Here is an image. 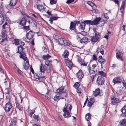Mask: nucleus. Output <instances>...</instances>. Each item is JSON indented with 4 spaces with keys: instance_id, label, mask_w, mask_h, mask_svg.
<instances>
[{
    "instance_id": "1",
    "label": "nucleus",
    "mask_w": 126,
    "mask_h": 126,
    "mask_svg": "<svg viewBox=\"0 0 126 126\" xmlns=\"http://www.w3.org/2000/svg\"><path fill=\"white\" fill-rule=\"evenodd\" d=\"M40 72L35 74L34 76L35 78L39 79L40 81L43 82L45 79V76H43L41 72L44 74L45 72L46 69L42 64L40 66Z\"/></svg>"
},
{
    "instance_id": "2",
    "label": "nucleus",
    "mask_w": 126,
    "mask_h": 126,
    "mask_svg": "<svg viewBox=\"0 0 126 126\" xmlns=\"http://www.w3.org/2000/svg\"><path fill=\"white\" fill-rule=\"evenodd\" d=\"M111 104L112 105H115L117 103H119L121 101L120 100L117 98L114 94H112L111 96Z\"/></svg>"
},
{
    "instance_id": "3",
    "label": "nucleus",
    "mask_w": 126,
    "mask_h": 126,
    "mask_svg": "<svg viewBox=\"0 0 126 126\" xmlns=\"http://www.w3.org/2000/svg\"><path fill=\"white\" fill-rule=\"evenodd\" d=\"M59 44L64 46H69L70 44L64 39L60 38L58 39Z\"/></svg>"
},
{
    "instance_id": "4",
    "label": "nucleus",
    "mask_w": 126,
    "mask_h": 126,
    "mask_svg": "<svg viewBox=\"0 0 126 126\" xmlns=\"http://www.w3.org/2000/svg\"><path fill=\"white\" fill-rule=\"evenodd\" d=\"M105 80L103 77L101 76H98L96 80L97 83L98 85H101L104 84Z\"/></svg>"
},
{
    "instance_id": "5",
    "label": "nucleus",
    "mask_w": 126,
    "mask_h": 126,
    "mask_svg": "<svg viewBox=\"0 0 126 126\" xmlns=\"http://www.w3.org/2000/svg\"><path fill=\"white\" fill-rule=\"evenodd\" d=\"M66 65L67 66L70 70L71 69L73 66V64L72 62L70 60L67 59H65Z\"/></svg>"
},
{
    "instance_id": "6",
    "label": "nucleus",
    "mask_w": 126,
    "mask_h": 126,
    "mask_svg": "<svg viewBox=\"0 0 126 126\" xmlns=\"http://www.w3.org/2000/svg\"><path fill=\"white\" fill-rule=\"evenodd\" d=\"M100 38L99 34L95 35L92 36L91 39V40L94 42H96L99 41Z\"/></svg>"
},
{
    "instance_id": "7",
    "label": "nucleus",
    "mask_w": 126,
    "mask_h": 126,
    "mask_svg": "<svg viewBox=\"0 0 126 126\" xmlns=\"http://www.w3.org/2000/svg\"><path fill=\"white\" fill-rule=\"evenodd\" d=\"M12 108V105L10 103H6L4 106V109L7 112L10 111V110Z\"/></svg>"
},
{
    "instance_id": "8",
    "label": "nucleus",
    "mask_w": 126,
    "mask_h": 126,
    "mask_svg": "<svg viewBox=\"0 0 126 126\" xmlns=\"http://www.w3.org/2000/svg\"><path fill=\"white\" fill-rule=\"evenodd\" d=\"M122 81V79L119 77H115L113 80V82L115 84L121 83Z\"/></svg>"
},
{
    "instance_id": "9",
    "label": "nucleus",
    "mask_w": 126,
    "mask_h": 126,
    "mask_svg": "<svg viewBox=\"0 0 126 126\" xmlns=\"http://www.w3.org/2000/svg\"><path fill=\"white\" fill-rule=\"evenodd\" d=\"M34 32H32V31H30L26 34L27 38L29 39H31L33 38L34 35Z\"/></svg>"
},
{
    "instance_id": "10",
    "label": "nucleus",
    "mask_w": 126,
    "mask_h": 126,
    "mask_svg": "<svg viewBox=\"0 0 126 126\" xmlns=\"http://www.w3.org/2000/svg\"><path fill=\"white\" fill-rule=\"evenodd\" d=\"M116 57L118 59L121 60H123V54L120 52L118 51L117 52Z\"/></svg>"
},
{
    "instance_id": "11",
    "label": "nucleus",
    "mask_w": 126,
    "mask_h": 126,
    "mask_svg": "<svg viewBox=\"0 0 126 126\" xmlns=\"http://www.w3.org/2000/svg\"><path fill=\"white\" fill-rule=\"evenodd\" d=\"M69 29L70 30H74L75 32H76V25L75 24V22H74L72 21L71 22Z\"/></svg>"
},
{
    "instance_id": "12",
    "label": "nucleus",
    "mask_w": 126,
    "mask_h": 126,
    "mask_svg": "<svg viewBox=\"0 0 126 126\" xmlns=\"http://www.w3.org/2000/svg\"><path fill=\"white\" fill-rule=\"evenodd\" d=\"M66 109H63V111L64 112L63 115L64 117L68 118L71 116V115L69 114V112L68 110H65Z\"/></svg>"
},
{
    "instance_id": "13",
    "label": "nucleus",
    "mask_w": 126,
    "mask_h": 126,
    "mask_svg": "<svg viewBox=\"0 0 126 126\" xmlns=\"http://www.w3.org/2000/svg\"><path fill=\"white\" fill-rule=\"evenodd\" d=\"M27 22V18L26 17H23L19 22V24L21 25L24 26L26 25Z\"/></svg>"
},
{
    "instance_id": "14",
    "label": "nucleus",
    "mask_w": 126,
    "mask_h": 126,
    "mask_svg": "<svg viewBox=\"0 0 126 126\" xmlns=\"http://www.w3.org/2000/svg\"><path fill=\"white\" fill-rule=\"evenodd\" d=\"M101 20V18L100 17L96 18L93 21H92L91 25H96L97 26V24H98L100 20Z\"/></svg>"
},
{
    "instance_id": "15",
    "label": "nucleus",
    "mask_w": 126,
    "mask_h": 126,
    "mask_svg": "<svg viewBox=\"0 0 126 126\" xmlns=\"http://www.w3.org/2000/svg\"><path fill=\"white\" fill-rule=\"evenodd\" d=\"M76 74L78 78L80 79H81L84 76L82 71L81 70H79V72L77 73Z\"/></svg>"
},
{
    "instance_id": "16",
    "label": "nucleus",
    "mask_w": 126,
    "mask_h": 126,
    "mask_svg": "<svg viewBox=\"0 0 126 126\" xmlns=\"http://www.w3.org/2000/svg\"><path fill=\"white\" fill-rule=\"evenodd\" d=\"M94 101V100L93 98H90L88 100L87 106L90 107H91L92 105L93 104Z\"/></svg>"
},
{
    "instance_id": "17",
    "label": "nucleus",
    "mask_w": 126,
    "mask_h": 126,
    "mask_svg": "<svg viewBox=\"0 0 126 126\" xmlns=\"http://www.w3.org/2000/svg\"><path fill=\"white\" fill-rule=\"evenodd\" d=\"M37 8L41 12H46V9L44 8L42 5H38L37 6Z\"/></svg>"
},
{
    "instance_id": "18",
    "label": "nucleus",
    "mask_w": 126,
    "mask_h": 126,
    "mask_svg": "<svg viewBox=\"0 0 126 126\" xmlns=\"http://www.w3.org/2000/svg\"><path fill=\"white\" fill-rule=\"evenodd\" d=\"M58 95H59L60 98L62 99H65L66 97L67 96V94L65 92H62L61 93L59 94Z\"/></svg>"
},
{
    "instance_id": "19",
    "label": "nucleus",
    "mask_w": 126,
    "mask_h": 126,
    "mask_svg": "<svg viewBox=\"0 0 126 126\" xmlns=\"http://www.w3.org/2000/svg\"><path fill=\"white\" fill-rule=\"evenodd\" d=\"M20 54V57L22 58L24 61L26 62L27 61H28L27 57L26 56V54L24 52H22Z\"/></svg>"
},
{
    "instance_id": "20",
    "label": "nucleus",
    "mask_w": 126,
    "mask_h": 126,
    "mask_svg": "<svg viewBox=\"0 0 126 126\" xmlns=\"http://www.w3.org/2000/svg\"><path fill=\"white\" fill-rule=\"evenodd\" d=\"M20 54V57L22 58L24 61L26 62L27 61H28L27 57L26 56V54L24 52H22Z\"/></svg>"
},
{
    "instance_id": "21",
    "label": "nucleus",
    "mask_w": 126,
    "mask_h": 126,
    "mask_svg": "<svg viewBox=\"0 0 126 126\" xmlns=\"http://www.w3.org/2000/svg\"><path fill=\"white\" fill-rule=\"evenodd\" d=\"M64 88L63 87H61L59 88L56 90V92L58 95L59 94L63 92V91L64 90Z\"/></svg>"
},
{
    "instance_id": "22",
    "label": "nucleus",
    "mask_w": 126,
    "mask_h": 126,
    "mask_svg": "<svg viewBox=\"0 0 126 126\" xmlns=\"http://www.w3.org/2000/svg\"><path fill=\"white\" fill-rule=\"evenodd\" d=\"M122 112V115L123 116L125 117L126 116V106H124L122 108L121 110Z\"/></svg>"
},
{
    "instance_id": "23",
    "label": "nucleus",
    "mask_w": 126,
    "mask_h": 126,
    "mask_svg": "<svg viewBox=\"0 0 126 126\" xmlns=\"http://www.w3.org/2000/svg\"><path fill=\"white\" fill-rule=\"evenodd\" d=\"M87 4L89 5H90L92 8L93 9H95L96 8V6L95 4L93 2L91 1H88L87 2Z\"/></svg>"
},
{
    "instance_id": "24",
    "label": "nucleus",
    "mask_w": 126,
    "mask_h": 126,
    "mask_svg": "<svg viewBox=\"0 0 126 126\" xmlns=\"http://www.w3.org/2000/svg\"><path fill=\"white\" fill-rule=\"evenodd\" d=\"M88 70L90 74H93L97 71L96 69L92 70L91 67L89 66H88Z\"/></svg>"
},
{
    "instance_id": "25",
    "label": "nucleus",
    "mask_w": 126,
    "mask_h": 126,
    "mask_svg": "<svg viewBox=\"0 0 126 126\" xmlns=\"http://www.w3.org/2000/svg\"><path fill=\"white\" fill-rule=\"evenodd\" d=\"M100 92V90L98 88L95 90L94 91L93 95L95 96H97L99 94Z\"/></svg>"
},
{
    "instance_id": "26",
    "label": "nucleus",
    "mask_w": 126,
    "mask_h": 126,
    "mask_svg": "<svg viewBox=\"0 0 126 126\" xmlns=\"http://www.w3.org/2000/svg\"><path fill=\"white\" fill-rule=\"evenodd\" d=\"M125 4V0H123L122 2V5L120 8V11L121 13H123L124 9V7Z\"/></svg>"
},
{
    "instance_id": "27",
    "label": "nucleus",
    "mask_w": 126,
    "mask_h": 126,
    "mask_svg": "<svg viewBox=\"0 0 126 126\" xmlns=\"http://www.w3.org/2000/svg\"><path fill=\"white\" fill-rule=\"evenodd\" d=\"M72 107L71 104L70 105L67 104L66 105L65 104V107H64V109L65 108V110H68V109H69L70 111L71 110Z\"/></svg>"
},
{
    "instance_id": "28",
    "label": "nucleus",
    "mask_w": 126,
    "mask_h": 126,
    "mask_svg": "<svg viewBox=\"0 0 126 126\" xmlns=\"http://www.w3.org/2000/svg\"><path fill=\"white\" fill-rule=\"evenodd\" d=\"M24 68L25 70H27L29 68V64L28 61H26L25 63V64L23 65Z\"/></svg>"
},
{
    "instance_id": "29",
    "label": "nucleus",
    "mask_w": 126,
    "mask_h": 126,
    "mask_svg": "<svg viewBox=\"0 0 126 126\" xmlns=\"http://www.w3.org/2000/svg\"><path fill=\"white\" fill-rule=\"evenodd\" d=\"M51 57V56L49 54H47L46 55H43L42 56V58L45 60H47L48 59L50 58Z\"/></svg>"
},
{
    "instance_id": "30",
    "label": "nucleus",
    "mask_w": 126,
    "mask_h": 126,
    "mask_svg": "<svg viewBox=\"0 0 126 126\" xmlns=\"http://www.w3.org/2000/svg\"><path fill=\"white\" fill-rule=\"evenodd\" d=\"M85 25L86 24L85 23L82 22L79 26V29H81L82 30H84L85 28Z\"/></svg>"
},
{
    "instance_id": "31",
    "label": "nucleus",
    "mask_w": 126,
    "mask_h": 126,
    "mask_svg": "<svg viewBox=\"0 0 126 126\" xmlns=\"http://www.w3.org/2000/svg\"><path fill=\"white\" fill-rule=\"evenodd\" d=\"M18 51L16 52V53H21L23 49H24V48L22 47L18 46L17 47Z\"/></svg>"
},
{
    "instance_id": "32",
    "label": "nucleus",
    "mask_w": 126,
    "mask_h": 126,
    "mask_svg": "<svg viewBox=\"0 0 126 126\" xmlns=\"http://www.w3.org/2000/svg\"><path fill=\"white\" fill-rule=\"evenodd\" d=\"M105 23V22L103 20L102 21L100 20L98 24H97V26L99 27H101L103 26Z\"/></svg>"
},
{
    "instance_id": "33",
    "label": "nucleus",
    "mask_w": 126,
    "mask_h": 126,
    "mask_svg": "<svg viewBox=\"0 0 126 126\" xmlns=\"http://www.w3.org/2000/svg\"><path fill=\"white\" fill-rule=\"evenodd\" d=\"M28 18H27V21L29 23V24H30L31 23V21H33L34 19L31 17L29 16H27Z\"/></svg>"
},
{
    "instance_id": "34",
    "label": "nucleus",
    "mask_w": 126,
    "mask_h": 126,
    "mask_svg": "<svg viewBox=\"0 0 126 126\" xmlns=\"http://www.w3.org/2000/svg\"><path fill=\"white\" fill-rule=\"evenodd\" d=\"M17 2V0H11L10 4L12 6H15Z\"/></svg>"
},
{
    "instance_id": "35",
    "label": "nucleus",
    "mask_w": 126,
    "mask_h": 126,
    "mask_svg": "<svg viewBox=\"0 0 126 126\" xmlns=\"http://www.w3.org/2000/svg\"><path fill=\"white\" fill-rule=\"evenodd\" d=\"M126 119H123L121 121L120 125L121 126H126Z\"/></svg>"
},
{
    "instance_id": "36",
    "label": "nucleus",
    "mask_w": 126,
    "mask_h": 126,
    "mask_svg": "<svg viewBox=\"0 0 126 126\" xmlns=\"http://www.w3.org/2000/svg\"><path fill=\"white\" fill-rule=\"evenodd\" d=\"M86 120L88 121L91 118V114L90 113H89L86 114L85 116Z\"/></svg>"
},
{
    "instance_id": "37",
    "label": "nucleus",
    "mask_w": 126,
    "mask_h": 126,
    "mask_svg": "<svg viewBox=\"0 0 126 126\" xmlns=\"http://www.w3.org/2000/svg\"><path fill=\"white\" fill-rule=\"evenodd\" d=\"M88 62H85V61L83 60H82V61L80 63L81 65H82L83 66H86Z\"/></svg>"
},
{
    "instance_id": "38",
    "label": "nucleus",
    "mask_w": 126,
    "mask_h": 126,
    "mask_svg": "<svg viewBox=\"0 0 126 126\" xmlns=\"http://www.w3.org/2000/svg\"><path fill=\"white\" fill-rule=\"evenodd\" d=\"M98 61L101 64V66L102 67L103 64H104L105 62V60L104 59H98Z\"/></svg>"
},
{
    "instance_id": "39",
    "label": "nucleus",
    "mask_w": 126,
    "mask_h": 126,
    "mask_svg": "<svg viewBox=\"0 0 126 126\" xmlns=\"http://www.w3.org/2000/svg\"><path fill=\"white\" fill-rule=\"evenodd\" d=\"M4 18L3 15L0 16V25H1L3 23L4 20Z\"/></svg>"
},
{
    "instance_id": "40",
    "label": "nucleus",
    "mask_w": 126,
    "mask_h": 126,
    "mask_svg": "<svg viewBox=\"0 0 126 126\" xmlns=\"http://www.w3.org/2000/svg\"><path fill=\"white\" fill-rule=\"evenodd\" d=\"M69 53V52L67 50H64L63 54V56L64 58L67 57H68Z\"/></svg>"
},
{
    "instance_id": "41",
    "label": "nucleus",
    "mask_w": 126,
    "mask_h": 126,
    "mask_svg": "<svg viewBox=\"0 0 126 126\" xmlns=\"http://www.w3.org/2000/svg\"><path fill=\"white\" fill-rule=\"evenodd\" d=\"M59 95H57H57L55 96L54 97V99L56 101H58L60 99H61Z\"/></svg>"
},
{
    "instance_id": "42",
    "label": "nucleus",
    "mask_w": 126,
    "mask_h": 126,
    "mask_svg": "<svg viewBox=\"0 0 126 126\" xmlns=\"http://www.w3.org/2000/svg\"><path fill=\"white\" fill-rule=\"evenodd\" d=\"M98 73L102 77H105L106 76V74L102 71H99Z\"/></svg>"
},
{
    "instance_id": "43",
    "label": "nucleus",
    "mask_w": 126,
    "mask_h": 126,
    "mask_svg": "<svg viewBox=\"0 0 126 126\" xmlns=\"http://www.w3.org/2000/svg\"><path fill=\"white\" fill-rule=\"evenodd\" d=\"M16 107L20 110H22L21 109L22 108V106H21L19 104L16 103Z\"/></svg>"
},
{
    "instance_id": "44",
    "label": "nucleus",
    "mask_w": 126,
    "mask_h": 126,
    "mask_svg": "<svg viewBox=\"0 0 126 126\" xmlns=\"http://www.w3.org/2000/svg\"><path fill=\"white\" fill-rule=\"evenodd\" d=\"M16 121L15 120L12 121L10 126H16Z\"/></svg>"
},
{
    "instance_id": "45",
    "label": "nucleus",
    "mask_w": 126,
    "mask_h": 126,
    "mask_svg": "<svg viewBox=\"0 0 126 126\" xmlns=\"http://www.w3.org/2000/svg\"><path fill=\"white\" fill-rule=\"evenodd\" d=\"M2 37L3 38H5L7 36L6 31H3L2 33Z\"/></svg>"
},
{
    "instance_id": "46",
    "label": "nucleus",
    "mask_w": 126,
    "mask_h": 126,
    "mask_svg": "<svg viewBox=\"0 0 126 126\" xmlns=\"http://www.w3.org/2000/svg\"><path fill=\"white\" fill-rule=\"evenodd\" d=\"M20 41L17 39H15L14 40L15 44L16 45H18L19 44Z\"/></svg>"
},
{
    "instance_id": "47",
    "label": "nucleus",
    "mask_w": 126,
    "mask_h": 126,
    "mask_svg": "<svg viewBox=\"0 0 126 126\" xmlns=\"http://www.w3.org/2000/svg\"><path fill=\"white\" fill-rule=\"evenodd\" d=\"M79 85L80 83L79 82H77L74 84V86L75 87V88H78L79 87Z\"/></svg>"
},
{
    "instance_id": "48",
    "label": "nucleus",
    "mask_w": 126,
    "mask_h": 126,
    "mask_svg": "<svg viewBox=\"0 0 126 126\" xmlns=\"http://www.w3.org/2000/svg\"><path fill=\"white\" fill-rule=\"evenodd\" d=\"M92 21H91L90 20H85V21L83 22L85 23V24H90L91 25V23H92Z\"/></svg>"
},
{
    "instance_id": "49",
    "label": "nucleus",
    "mask_w": 126,
    "mask_h": 126,
    "mask_svg": "<svg viewBox=\"0 0 126 126\" xmlns=\"http://www.w3.org/2000/svg\"><path fill=\"white\" fill-rule=\"evenodd\" d=\"M116 93L117 94L119 95H121L122 94L123 92L122 90L120 89L118 90L117 92Z\"/></svg>"
},
{
    "instance_id": "50",
    "label": "nucleus",
    "mask_w": 126,
    "mask_h": 126,
    "mask_svg": "<svg viewBox=\"0 0 126 126\" xmlns=\"http://www.w3.org/2000/svg\"><path fill=\"white\" fill-rule=\"evenodd\" d=\"M43 52L44 53H45L47 52V48L45 47H43L42 48Z\"/></svg>"
},
{
    "instance_id": "51",
    "label": "nucleus",
    "mask_w": 126,
    "mask_h": 126,
    "mask_svg": "<svg viewBox=\"0 0 126 126\" xmlns=\"http://www.w3.org/2000/svg\"><path fill=\"white\" fill-rule=\"evenodd\" d=\"M56 0H50V3L51 4H55L56 3Z\"/></svg>"
},
{
    "instance_id": "52",
    "label": "nucleus",
    "mask_w": 126,
    "mask_h": 126,
    "mask_svg": "<svg viewBox=\"0 0 126 126\" xmlns=\"http://www.w3.org/2000/svg\"><path fill=\"white\" fill-rule=\"evenodd\" d=\"M33 118L34 119H36L37 121L39 120V119L38 118L39 116L38 115H36L35 114H34L33 116Z\"/></svg>"
},
{
    "instance_id": "53",
    "label": "nucleus",
    "mask_w": 126,
    "mask_h": 126,
    "mask_svg": "<svg viewBox=\"0 0 126 126\" xmlns=\"http://www.w3.org/2000/svg\"><path fill=\"white\" fill-rule=\"evenodd\" d=\"M19 44L20 45L19 46L22 47L25 45L24 43L21 41H20Z\"/></svg>"
},
{
    "instance_id": "54",
    "label": "nucleus",
    "mask_w": 126,
    "mask_h": 126,
    "mask_svg": "<svg viewBox=\"0 0 126 126\" xmlns=\"http://www.w3.org/2000/svg\"><path fill=\"white\" fill-rule=\"evenodd\" d=\"M9 93V88H7L5 89V93L6 94H8Z\"/></svg>"
},
{
    "instance_id": "55",
    "label": "nucleus",
    "mask_w": 126,
    "mask_h": 126,
    "mask_svg": "<svg viewBox=\"0 0 126 126\" xmlns=\"http://www.w3.org/2000/svg\"><path fill=\"white\" fill-rule=\"evenodd\" d=\"M103 49L101 48L100 47H98L97 49V50H96V52L97 53H99L100 51L101 50H102Z\"/></svg>"
},
{
    "instance_id": "56",
    "label": "nucleus",
    "mask_w": 126,
    "mask_h": 126,
    "mask_svg": "<svg viewBox=\"0 0 126 126\" xmlns=\"http://www.w3.org/2000/svg\"><path fill=\"white\" fill-rule=\"evenodd\" d=\"M78 57V60L79 62V63H80L82 61V60H83L81 58L80 56H79L78 55H77Z\"/></svg>"
},
{
    "instance_id": "57",
    "label": "nucleus",
    "mask_w": 126,
    "mask_h": 126,
    "mask_svg": "<svg viewBox=\"0 0 126 126\" xmlns=\"http://www.w3.org/2000/svg\"><path fill=\"white\" fill-rule=\"evenodd\" d=\"M74 0H68L66 2V3L67 4H69L71 3L74 2Z\"/></svg>"
},
{
    "instance_id": "58",
    "label": "nucleus",
    "mask_w": 126,
    "mask_h": 126,
    "mask_svg": "<svg viewBox=\"0 0 126 126\" xmlns=\"http://www.w3.org/2000/svg\"><path fill=\"white\" fill-rule=\"evenodd\" d=\"M80 35H82L83 36H85L87 35V33L84 31L81 32L80 33Z\"/></svg>"
},
{
    "instance_id": "59",
    "label": "nucleus",
    "mask_w": 126,
    "mask_h": 126,
    "mask_svg": "<svg viewBox=\"0 0 126 126\" xmlns=\"http://www.w3.org/2000/svg\"><path fill=\"white\" fill-rule=\"evenodd\" d=\"M93 31L94 32V35H97L98 34H99V33L96 31V30L95 28L93 29Z\"/></svg>"
},
{
    "instance_id": "60",
    "label": "nucleus",
    "mask_w": 126,
    "mask_h": 126,
    "mask_svg": "<svg viewBox=\"0 0 126 126\" xmlns=\"http://www.w3.org/2000/svg\"><path fill=\"white\" fill-rule=\"evenodd\" d=\"M104 17H105L106 19H105V20H107L109 19V18L108 16V15L107 13H105L104 15Z\"/></svg>"
},
{
    "instance_id": "61",
    "label": "nucleus",
    "mask_w": 126,
    "mask_h": 126,
    "mask_svg": "<svg viewBox=\"0 0 126 126\" xmlns=\"http://www.w3.org/2000/svg\"><path fill=\"white\" fill-rule=\"evenodd\" d=\"M52 62V61L46 60L45 61V64L49 63L50 62L51 63Z\"/></svg>"
},
{
    "instance_id": "62",
    "label": "nucleus",
    "mask_w": 126,
    "mask_h": 126,
    "mask_svg": "<svg viewBox=\"0 0 126 126\" xmlns=\"http://www.w3.org/2000/svg\"><path fill=\"white\" fill-rule=\"evenodd\" d=\"M82 38L83 40L85 41V42H87L88 41L89 39L87 37H84Z\"/></svg>"
},
{
    "instance_id": "63",
    "label": "nucleus",
    "mask_w": 126,
    "mask_h": 126,
    "mask_svg": "<svg viewBox=\"0 0 126 126\" xmlns=\"http://www.w3.org/2000/svg\"><path fill=\"white\" fill-rule=\"evenodd\" d=\"M74 21L75 22V24L76 26L77 25H78L80 23V21H79L75 20Z\"/></svg>"
},
{
    "instance_id": "64",
    "label": "nucleus",
    "mask_w": 126,
    "mask_h": 126,
    "mask_svg": "<svg viewBox=\"0 0 126 126\" xmlns=\"http://www.w3.org/2000/svg\"><path fill=\"white\" fill-rule=\"evenodd\" d=\"M96 65L95 64H94L92 65V69H96Z\"/></svg>"
}]
</instances>
